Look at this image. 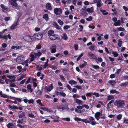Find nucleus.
<instances>
[{
	"instance_id": "1",
	"label": "nucleus",
	"mask_w": 128,
	"mask_h": 128,
	"mask_svg": "<svg viewBox=\"0 0 128 128\" xmlns=\"http://www.w3.org/2000/svg\"><path fill=\"white\" fill-rule=\"evenodd\" d=\"M42 54V53L40 52H38V53H34V54L31 53L30 55V56L31 57L30 60V62L33 61L34 59L37 57H39Z\"/></svg>"
},
{
	"instance_id": "2",
	"label": "nucleus",
	"mask_w": 128,
	"mask_h": 128,
	"mask_svg": "<svg viewBox=\"0 0 128 128\" xmlns=\"http://www.w3.org/2000/svg\"><path fill=\"white\" fill-rule=\"evenodd\" d=\"M115 102L116 104V106L118 108H122L124 105V102L123 100H119L118 101L116 100Z\"/></svg>"
},
{
	"instance_id": "3",
	"label": "nucleus",
	"mask_w": 128,
	"mask_h": 128,
	"mask_svg": "<svg viewBox=\"0 0 128 128\" xmlns=\"http://www.w3.org/2000/svg\"><path fill=\"white\" fill-rule=\"evenodd\" d=\"M24 39L27 42H32L34 41L33 37L29 35L24 36L23 37Z\"/></svg>"
},
{
	"instance_id": "4",
	"label": "nucleus",
	"mask_w": 128,
	"mask_h": 128,
	"mask_svg": "<svg viewBox=\"0 0 128 128\" xmlns=\"http://www.w3.org/2000/svg\"><path fill=\"white\" fill-rule=\"evenodd\" d=\"M62 11L60 8H55L54 9V12L56 15H60L62 14Z\"/></svg>"
},
{
	"instance_id": "5",
	"label": "nucleus",
	"mask_w": 128,
	"mask_h": 128,
	"mask_svg": "<svg viewBox=\"0 0 128 128\" xmlns=\"http://www.w3.org/2000/svg\"><path fill=\"white\" fill-rule=\"evenodd\" d=\"M19 18L17 20V21H15L13 24L10 27V29L11 30H14L17 28V26L18 25V21Z\"/></svg>"
},
{
	"instance_id": "6",
	"label": "nucleus",
	"mask_w": 128,
	"mask_h": 128,
	"mask_svg": "<svg viewBox=\"0 0 128 128\" xmlns=\"http://www.w3.org/2000/svg\"><path fill=\"white\" fill-rule=\"evenodd\" d=\"M43 34L42 32H38L36 34H34V36L38 40H40L43 36Z\"/></svg>"
},
{
	"instance_id": "7",
	"label": "nucleus",
	"mask_w": 128,
	"mask_h": 128,
	"mask_svg": "<svg viewBox=\"0 0 128 128\" xmlns=\"http://www.w3.org/2000/svg\"><path fill=\"white\" fill-rule=\"evenodd\" d=\"M88 121V123L91 124L92 125H95L96 124V122L93 117L90 116L89 118Z\"/></svg>"
},
{
	"instance_id": "8",
	"label": "nucleus",
	"mask_w": 128,
	"mask_h": 128,
	"mask_svg": "<svg viewBox=\"0 0 128 128\" xmlns=\"http://www.w3.org/2000/svg\"><path fill=\"white\" fill-rule=\"evenodd\" d=\"M50 39L52 40H54L56 39H59L60 38V36L58 34H54L52 36H49Z\"/></svg>"
},
{
	"instance_id": "9",
	"label": "nucleus",
	"mask_w": 128,
	"mask_h": 128,
	"mask_svg": "<svg viewBox=\"0 0 128 128\" xmlns=\"http://www.w3.org/2000/svg\"><path fill=\"white\" fill-rule=\"evenodd\" d=\"M0 7L2 8V10L5 13H6L8 12V7L4 5L3 4H1Z\"/></svg>"
},
{
	"instance_id": "10",
	"label": "nucleus",
	"mask_w": 128,
	"mask_h": 128,
	"mask_svg": "<svg viewBox=\"0 0 128 128\" xmlns=\"http://www.w3.org/2000/svg\"><path fill=\"white\" fill-rule=\"evenodd\" d=\"M24 60V57L22 56H18L16 59L17 62H23Z\"/></svg>"
},
{
	"instance_id": "11",
	"label": "nucleus",
	"mask_w": 128,
	"mask_h": 128,
	"mask_svg": "<svg viewBox=\"0 0 128 128\" xmlns=\"http://www.w3.org/2000/svg\"><path fill=\"white\" fill-rule=\"evenodd\" d=\"M94 3H96L97 8H100L102 6V1L101 0H93Z\"/></svg>"
},
{
	"instance_id": "12",
	"label": "nucleus",
	"mask_w": 128,
	"mask_h": 128,
	"mask_svg": "<svg viewBox=\"0 0 128 128\" xmlns=\"http://www.w3.org/2000/svg\"><path fill=\"white\" fill-rule=\"evenodd\" d=\"M9 2L12 6L15 7L17 6L18 5L16 0H9Z\"/></svg>"
},
{
	"instance_id": "13",
	"label": "nucleus",
	"mask_w": 128,
	"mask_h": 128,
	"mask_svg": "<svg viewBox=\"0 0 128 128\" xmlns=\"http://www.w3.org/2000/svg\"><path fill=\"white\" fill-rule=\"evenodd\" d=\"M53 84H52L50 85H48L45 87V88L48 92L50 91L54 88Z\"/></svg>"
},
{
	"instance_id": "14",
	"label": "nucleus",
	"mask_w": 128,
	"mask_h": 128,
	"mask_svg": "<svg viewBox=\"0 0 128 128\" xmlns=\"http://www.w3.org/2000/svg\"><path fill=\"white\" fill-rule=\"evenodd\" d=\"M46 8L47 10H52V9L51 4L50 2L47 3L46 5Z\"/></svg>"
},
{
	"instance_id": "15",
	"label": "nucleus",
	"mask_w": 128,
	"mask_h": 128,
	"mask_svg": "<svg viewBox=\"0 0 128 128\" xmlns=\"http://www.w3.org/2000/svg\"><path fill=\"white\" fill-rule=\"evenodd\" d=\"M19 113H20L18 115L19 118H22V117H25V113L22 111H20L19 112Z\"/></svg>"
},
{
	"instance_id": "16",
	"label": "nucleus",
	"mask_w": 128,
	"mask_h": 128,
	"mask_svg": "<svg viewBox=\"0 0 128 128\" xmlns=\"http://www.w3.org/2000/svg\"><path fill=\"white\" fill-rule=\"evenodd\" d=\"M74 101L78 105H82L83 103L82 101L77 98H76Z\"/></svg>"
},
{
	"instance_id": "17",
	"label": "nucleus",
	"mask_w": 128,
	"mask_h": 128,
	"mask_svg": "<svg viewBox=\"0 0 128 128\" xmlns=\"http://www.w3.org/2000/svg\"><path fill=\"white\" fill-rule=\"evenodd\" d=\"M86 10L90 13H92L94 12V8L93 7H91L90 8H88L86 9Z\"/></svg>"
},
{
	"instance_id": "18",
	"label": "nucleus",
	"mask_w": 128,
	"mask_h": 128,
	"mask_svg": "<svg viewBox=\"0 0 128 128\" xmlns=\"http://www.w3.org/2000/svg\"><path fill=\"white\" fill-rule=\"evenodd\" d=\"M6 126L8 128H14V125L12 123L9 122L7 125Z\"/></svg>"
},
{
	"instance_id": "19",
	"label": "nucleus",
	"mask_w": 128,
	"mask_h": 128,
	"mask_svg": "<svg viewBox=\"0 0 128 128\" xmlns=\"http://www.w3.org/2000/svg\"><path fill=\"white\" fill-rule=\"evenodd\" d=\"M102 111L98 112L94 114V116L100 117L102 115Z\"/></svg>"
},
{
	"instance_id": "20",
	"label": "nucleus",
	"mask_w": 128,
	"mask_h": 128,
	"mask_svg": "<svg viewBox=\"0 0 128 128\" xmlns=\"http://www.w3.org/2000/svg\"><path fill=\"white\" fill-rule=\"evenodd\" d=\"M8 107L12 109L18 110V107L16 106L13 105V106L9 105Z\"/></svg>"
},
{
	"instance_id": "21",
	"label": "nucleus",
	"mask_w": 128,
	"mask_h": 128,
	"mask_svg": "<svg viewBox=\"0 0 128 128\" xmlns=\"http://www.w3.org/2000/svg\"><path fill=\"white\" fill-rule=\"evenodd\" d=\"M108 82L112 86H114L116 84V82L114 80H110Z\"/></svg>"
},
{
	"instance_id": "22",
	"label": "nucleus",
	"mask_w": 128,
	"mask_h": 128,
	"mask_svg": "<svg viewBox=\"0 0 128 128\" xmlns=\"http://www.w3.org/2000/svg\"><path fill=\"white\" fill-rule=\"evenodd\" d=\"M88 55L89 57H91V59H94L96 57V56L95 54L90 52L88 53Z\"/></svg>"
},
{
	"instance_id": "23",
	"label": "nucleus",
	"mask_w": 128,
	"mask_h": 128,
	"mask_svg": "<svg viewBox=\"0 0 128 128\" xmlns=\"http://www.w3.org/2000/svg\"><path fill=\"white\" fill-rule=\"evenodd\" d=\"M43 18L46 21L48 20L49 18L48 14H44L43 16Z\"/></svg>"
},
{
	"instance_id": "24",
	"label": "nucleus",
	"mask_w": 128,
	"mask_h": 128,
	"mask_svg": "<svg viewBox=\"0 0 128 128\" xmlns=\"http://www.w3.org/2000/svg\"><path fill=\"white\" fill-rule=\"evenodd\" d=\"M121 24L120 21V20H118L117 22L114 23V25L116 26H120Z\"/></svg>"
},
{
	"instance_id": "25",
	"label": "nucleus",
	"mask_w": 128,
	"mask_h": 128,
	"mask_svg": "<svg viewBox=\"0 0 128 128\" xmlns=\"http://www.w3.org/2000/svg\"><path fill=\"white\" fill-rule=\"evenodd\" d=\"M84 63L82 64L79 66V67L80 68H82L84 67L87 64V63L84 61Z\"/></svg>"
},
{
	"instance_id": "26",
	"label": "nucleus",
	"mask_w": 128,
	"mask_h": 128,
	"mask_svg": "<svg viewBox=\"0 0 128 128\" xmlns=\"http://www.w3.org/2000/svg\"><path fill=\"white\" fill-rule=\"evenodd\" d=\"M21 48V47H20L19 46H13L11 47V48L12 49H14L15 50V48L16 49V50H18L19 49H20Z\"/></svg>"
},
{
	"instance_id": "27",
	"label": "nucleus",
	"mask_w": 128,
	"mask_h": 128,
	"mask_svg": "<svg viewBox=\"0 0 128 128\" xmlns=\"http://www.w3.org/2000/svg\"><path fill=\"white\" fill-rule=\"evenodd\" d=\"M54 30H49L48 32V35L50 36H52V34L54 33Z\"/></svg>"
},
{
	"instance_id": "28",
	"label": "nucleus",
	"mask_w": 128,
	"mask_h": 128,
	"mask_svg": "<svg viewBox=\"0 0 128 128\" xmlns=\"http://www.w3.org/2000/svg\"><path fill=\"white\" fill-rule=\"evenodd\" d=\"M100 11L102 13V14L104 15H106L108 14V12H106V13H104V12H106V10H102L101 8H100Z\"/></svg>"
},
{
	"instance_id": "29",
	"label": "nucleus",
	"mask_w": 128,
	"mask_h": 128,
	"mask_svg": "<svg viewBox=\"0 0 128 128\" xmlns=\"http://www.w3.org/2000/svg\"><path fill=\"white\" fill-rule=\"evenodd\" d=\"M62 38L64 40H66L68 38V36L66 33H64L63 36H62Z\"/></svg>"
},
{
	"instance_id": "30",
	"label": "nucleus",
	"mask_w": 128,
	"mask_h": 128,
	"mask_svg": "<svg viewBox=\"0 0 128 128\" xmlns=\"http://www.w3.org/2000/svg\"><path fill=\"white\" fill-rule=\"evenodd\" d=\"M53 25L55 26V28L58 30H59L60 29V26L56 22H54L53 24Z\"/></svg>"
},
{
	"instance_id": "31",
	"label": "nucleus",
	"mask_w": 128,
	"mask_h": 128,
	"mask_svg": "<svg viewBox=\"0 0 128 128\" xmlns=\"http://www.w3.org/2000/svg\"><path fill=\"white\" fill-rule=\"evenodd\" d=\"M114 98V96L112 95H109L107 97V101H108L109 100L113 99Z\"/></svg>"
},
{
	"instance_id": "32",
	"label": "nucleus",
	"mask_w": 128,
	"mask_h": 128,
	"mask_svg": "<svg viewBox=\"0 0 128 128\" xmlns=\"http://www.w3.org/2000/svg\"><path fill=\"white\" fill-rule=\"evenodd\" d=\"M69 83L71 85L73 84H76L77 82H76L75 81L73 80H71L69 82Z\"/></svg>"
},
{
	"instance_id": "33",
	"label": "nucleus",
	"mask_w": 128,
	"mask_h": 128,
	"mask_svg": "<svg viewBox=\"0 0 128 128\" xmlns=\"http://www.w3.org/2000/svg\"><path fill=\"white\" fill-rule=\"evenodd\" d=\"M112 54L115 57H116L118 56V54L116 52L113 51Z\"/></svg>"
},
{
	"instance_id": "34",
	"label": "nucleus",
	"mask_w": 128,
	"mask_h": 128,
	"mask_svg": "<svg viewBox=\"0 0 128 128\" xmlns=\"http://www.w3.org/2000/svg\"><path fill=\"white\" fill-rule=\"evenodd\" d=\"M120 86H127L126 82L120 84Z\"/></svg>"
},
{
	"instance_id": "35",
	"label": "nucleus",
	"mask_w": 128,
	"mask_h": 128,
	"mask_svg": "<svg viewBox=\"0 0 128 128\" xmlns=\"http://www.w3.org/2000/svg\"><path fill=\"white\" fill-rule=\"evenodd\" d=\"M89 48L91 50H94V44H92L89 47Z\"/></svg>"
},
{
	"instance_id": "36",
	"label": "nucleus",
	"mask_w": 128,
	"mask_h": 128,
	"mask_svg": "<svg viewBox=\"0 0 128 128\" xmlns=\"http://www.w3.org/2000/svg\"><path fill=\"white\" fill-rule=\"evenodd\" d=\"M79 26L80 27V28L78 29V30L80 31V32H82V30L83 28V26L81 25H80Z\"/></svg>"
},
{
	"instance_id": "37",
	"label": "nucleus",
	"mask_w": 128,
	"mask_h": 128,
	"mask_svg": "<svg viewBox=\"0 0 128 128\" xmlns=\"http://www.w3.org/2000/svg\"><path fill=\"white\" fill-rule=\"evenodd\" d=\"M122 117V115L121 114L118 115L117 116V119L118 120H120Z\"/></svg>"
},
{
	"instance_id": "38",
	"label": "nucleus",
	"mask_w": 128,
	"mask_h": 128,
	"mask_svg": "<svg viewBox=\"0 0 128 128\" xmlns=\"http://www.w3.org/2000/svg\"><path fill=\"white\" fill-rule=\"evenodd\" d=\"M58 22L60 25H62L64 24L63 22L60 19L58 20Z\"/></svg>"
},
{
	"instance_id": "39",
	"label": "nucleus",
	"mask_w": 128,
	"mask_h": 128,
	"mask_svg": "<svg viewBox=\"0 0 128 128\" xmlns=\"http://www.w3.org/2000/svg\"><path fill=\"white\" fill-rule=\"evenodd\" d=\"M82 121L83 122H84L86 123H88L89 121L88 120L86 119H82Z\"/></svg>"
},
{
	"instance_id": "40",
	"label": "nucleus",
	"mask_w": 128,
	"mask_h": 128,
	"mask_svg": "<svg viewBox=\"0 0 128 128\" xmlns=\"http://www.w3.org/2000/svg\"><path fill=\"white\" fill-rule=\"evenodd\" d=\"M62 119L68 122L70 121V119L69 118H62Z\"/></svg>"
},
{
	"instance_id": "41",
	"label": "nucleus",
	"mask_w": 128,
	"mask_h": 128,
	"mask_svg": "<svg viewBox=\"0 0 128 128\" xmlns=\"http://www.w3.org/2000/svg\"><path fill=\"white\" fill-rule=\"evenodd\" d=\"M82 119L81 118L77 117H76L74 118V120L76 121H82Z\"/></svg>"
},
{
	"instance_id": "42",
	"label": "nucleus",
	"mask_w": 128,
	"mask_h": 128,
	"mask_svg": "<svg viewBox=\"0 0 128 128\" xmlns=\"http://www.w3.org/2000/svg\"><path fill=\"white\" fill-rule=\"evenodd\" d=\"M2 38L4 39H5L6 41L8 39V38L7 37V36L4 35L3 36H2Z\"/></svg>"
},
{
	"instance_id": "43",
	"label": "nucleus",
	"mask_w": 128,
	"mask_h": 128,
	"mask_svg": "<svg viewBox=\"0 0 128 128\" xmlns=\"http://www.w3.org/2000/svg\"><path fill=\"white\" fill-rule=\"evenodd\" d=\"M92 17L91 16H90L89 18H86V20L88 21H91L92 20Z\"/></svg>"
},
{
	"instance_id": "44",
	"label": "nucleus",
	"mask_w": 128,
	"mask_h": 128,
	"mask_svg": "<svg viewBox=\"0 0 128 128\" xmlns=\"http://www.w3.org/2000/svg\"><path fill=\"white\" fill-rule=\"evenodd\" d=\"M34 102V100L32 99H31L28 100V103L29 104L32 103Z\"/></svg>"
},
{
	"instance_id": "45",
	"label": "nucleus",
	"mask_w": 128,
	"mask_h": 128,
	"mask_svg": "<svg viewBox=\"0 0 128 128\" xmlns=\"http://www.w3.org/2000/svg\"><path fill=\"white\" fill-rule=\"evenodd\" d=\"M77 79L78 80L80 84H82L83 83V80L80 78H77Z\"/></svg>"
},
{
	"instance_id": "46",
	"label": "nucleus",
	"mask_w": 128,
	"mask_h": 128,
	"mask_svg": "<svg viewBox=\"0 0 128 128\" xmlns=\"http://www.w3.org/2000/svg\"><path fill=\"white\" fill-rule=\"evenodd\" d=\"M60 78L62 79L63 81L64 82L65 80V79L64 77L62 75H60Z\"/></svg>"
},
{
	"instance_id": "47",
	"label": "nucleus",
	"mask_w": 128,
	"mask_h": 128,
	"mask_svg": "<svg viewBox=\"0 0 128 128\" xmlns=\"http://www.w3.org/2000/svg\"><path fill=\"white\" fill-rule=\"evenodd\" d=\"M92 66L93 68L95 69H98L100 68L99 66L98 65H92Z\"/></svg>"
},
{
	"instance_id": "48",
	"label": "nucleus",
	"mask_w": 128,
	"mask_h": 128,
	"mask_svg": "<svg viewBox=\"0 0 128 128\" xmlns=\"http://www.w3.org/2000/svg\"><path fill=\"white\" fill-rule=\"evenodd\" d=\"M60 94L63 97H65L66 96V94L65 93L63 92H60Z\"/></svg>"
},
{
	"instance_id": "49",
	"label": "nucleus",
	"mask_w": 128,
	"mask_h": 128,
	"mask_svg": "<svg viewBox=\"0 0 128 128\" xmlns=\"http://www.w3.org/2000/svg\"><path fill=\"white\" fill-rule=\"evenodd\" d=\"M10 17H6L4 18V20L6 21H8L10 20Z\"/></svg>"
},
{
	"instance_id": "50",
	"label": "nucleus",
	"mask_w": 128,
	"mask_h": 128,
	"mask_svg": "<svg viewBox=\"0 0 128 128\" xmlns=\"http://www.w3.org/2000/svg\"><path fill=\"white\" fill-rule=\"evenodd\" d=\"M74 48L75 50H78V46L77 44H75L74 46Z\"/></svg>"
},
{
	"instance_id": "51",
	"label": "nucleus",
	"mask_w": 128,
	"mask_h": 128,
	"mask_svg": "<svg viewBox=\"0 0 128 128\" xmlns=\"http://www.w3.org/2000/svg\"><path fill=\"white\" fill-rule=\"evenodd\" d=\"M51 50V52L52 53H55L56 52V48L50 49Z\"/></svg>"
},
{
	"instance_id": "52",
	"label": "nucleus",
	"mask_w": 128,
	"mask_h": 128,
	"mask_svg": "<svg viewBox=\"0 0 128 128\" xmlns=\"http://www.w3.org/2000/svg\"><path fill=\"white\" fill-rule=\"evenodd\" d=\"M28 116H29V117H30V118H35V116H34L32 114H28Z\"/></svg>"
},
{
	"instance_id": "53",
	"label": "nucleus",
	"mask_w": 128,
	"mask_h": 128,
	"mask_svg": "<svg viewBox=\"0 0 128 128\" xmlns=\"http://www.w3.org/2000/svg\"><path fill=\"white\" fill-rule=\"evenodd\" d=\"M23 119L21 120L18 119L17 121V123L18 124H22L23 122Z\"/></svg>"
},
{
	"instance_id": "54",
	"label": "nucleus",
	"mask_w": 128,
	"mask_h": 128,
	"mask_svg": "<svg viewBox=\"0 0 128 128\" xmlns=\"http://www.w3.org/2000/svg\"><path fill=\"white\" fill-rule=\"evenodd\" d=\"M70 26L68 25L65 26L64 27V30H66V29L69 28H70Z\"/></svg>"
},
{
	"instance_id": "55",
	"label": "nucleus",
	"mask_w": 128,
	"mask_h": 128,
	"mask_svg": "<svg viewBox=\"0 0 128 128\" xmlns=\"http://www.w3.org/2000/svg\"><path fill=\"white\" fill-rule=\"evenodd\" d=\"M5 81L6 84H8V81L12 82V80H10L9 79H7L5 80Z\"/></svg>"
},
{
	"instance_id": "56",
	"label": "nucleus",
	"mask_w": 128,
	"mask_h": 128,
	"mask_svg": "<svg viewBox=\"0 0 128 128\" xmlns=\"http://www.w3.org/2000/svg\"><path fill=\"white\" fill-rule=\"evenodd\" d=\"M93 94L96 97H98L100 96V95L98 93L94 92Z\"/></svg>"
},
{
	"instance_id": "57",
	"label": "nucleus",
	"mask_w": 128,
	"mask_h": 128,
	"mask_svg": "<svg viewBox=\"0 0 128 128\" xmlns=\"http://www.w3.org/2000/svg\"><path fill=\"white\" fill-rule=\"evenodd\" d=\"M78 109L82 110L83 108V105L82 106H78L76 107Z\"/></svg>"
},
{
	"instance_id": "58",
	"label": "nucleus",
	"mask_w": 128,
	"mask_h": 128,
	"mask_svg": "<svg viewBox=\"0 0 128 128\" xmlns=\"http://www.w3.org/2000/svg\"><path fill=\"white\" fill-rule=\"evenodd\" d=\"M118 30L119 31H124V28H123L120 27H119L118 28Z\"/></svg>"
},
{
	"instance_id": "59",
	"label": "nucleus",
	"mask_w": 128,
	"mask_h": 128,
	"mask_svg": "<svg viewBox=\"0 0 128 128\" xmlns=\"http://www.w3.org/2000/svg\"><path fill=\"white\" fill-rule=\"evenodd\" d=\"M122 41H120V40H118V46L120 47L121 46V45L122 44Z\"/></svg>"
},
{
	"instance_id": "60",
	"label": "nucleus",
	"mask_w": 128,
	"mask_h": 128,
	"mask_svg": "<svg viewBox=\"0 0 128 128\" xmlns=\"http://www.w3.org/2000/svg\"><path fill=\"white\" fill-rule=\"evenodd\" d=\"M2 48H5L7 47V45L6 43H4L2 44Z\"/></svg>"
},
{
	"instance_id": "61",
	"label": "nucleus",
	"mask_w": 128,
	"mask_h": 128,
	"mask_svg": "<svg viewBox=\"0 0 128 128\" xmlns=\"http://www.w3.org/2000/svg\"><path fill=\"white\" fill-rule=\"evenodd\" d=\"M8 96L5 94H2L1 96V97L2 98H6L8 97Z\"/></svg>"
},
{
	"instance_id": "62",
	"label": "nucleus",
	"mask_w": 128,
	"mask_h": 128,
	"mask_svg": "<svg viewBox=\"0 0 128 128\" xmlns=\"http://www.w3.org/2000/svg\"><path fill=\"white\" fill-rule=\"evenodd\" d=\"M116 91L115 90H112L110 91V92L112 94H114L116 92Z\"/></svg>"
},
{
	"instance_id": "63",
	"label": "nucleus",
	"mask_w": 128,
	"mask_h": 128,
	"mask_svg": "<svg viewBox=\"0 0 128 128\" xmlns=\"http://www.w3.org/2000/svg\"><path fill=\"white\" fill-rule=\"evenodd\" d=\"M56 48V45L54 44L52 45L50 49Z\"/></svg>"
},
{
	"instance_id": "64",
	"label": "nucleus",
	"mask_w": 128,
	"mask_h": 128,
	"mask_svg": "<svg viewBox=\"0 0 128 128\" xmlns=\"http://www.w3.org/2000/svg\"><path fill=\"white\" fill-rule=\"evenodd\" d=\"M115 77V75L114 74H111L110 76V77L111 78H113Z\"/></svg>"
}]
</instances>
